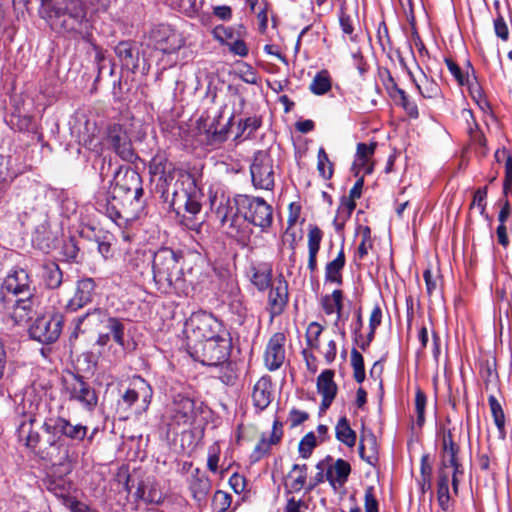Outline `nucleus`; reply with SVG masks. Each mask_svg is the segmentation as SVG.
Wrapping results in <instances>:
<instances>
[{"mask_svg": "<svg viewBox=\"0 0 512 512\" xmlns=\"http://www.w3.org/2000/svg\"><path fill=\"white\" fill-rule=\"evenodd\" d=\"M308 467L306 464H294L287 473L284 481V489L286 494L300 492L306 487Z\"/></svg>", "mask_w": 512, "mask_h": 512, "instance_id": "29", "label": "nucleus"}, {"mask_svg": "<svg viewBox=\"0 0 512 512\" xmlns=\"http://www.w3.org/2000/svg\"><path fill=\"white\" fill-rule=\"evenodd\" d=\"M202 402L185 395L177 394L167 407V418L170 429L193 425L202 413Z\"/></svg>", "mask_w": 512, "mask_h": 512, "instance_id": "7", "label": "nucleus"}, {"mask_svg": "<svg viewBox=\"0 0 512 512\" xmlns=\"http://www.w3.org/2000/svg\"><path fill=\"white\" fill-rule=\"evenodd\" d=\"M115 54L122 67L134 71L138 67L139 52L130 41H121L115 46Z\"/></svg>", "mask_w": 512, "mask_h": 512, "instance_id": "32", "label": "nucleus"}, {"mask_svg": "<svg viewBox=\"0 0 512 512\" xmlns=\"http://www.w3.org/2000/svg\"><path fill=\"white\" fill-rule=\"evenodd\" d=\"M282 427V423L279 420H275L269 437L262 435L260 441L257 443L251 454V459L254 462L259 461L262 457L267 455L271 446L277 445L281 441L283 436Z\"/></svg>", "mask_w": 512, "mask_h": 512, "instance_id": "26", "label": "nucleus"}, {"mask_svg": "<svg viewBox=\"0 0 512 512\" xmlns=\"http://www.w3.org/2000/svg\"><path fill=\"white\" fill-rule=\"evenodd\" d=\"M321 306L327 315L336 314V320L334 326L338 327V324L342 317L343 310V293L341 290H334L331 294H327L321 299Z\"/></svg>", "mask_w": 512, "mask_h": 512, "instance_id": "33", "label": "nucleus"}, {"mask_svg": "<svg viewBox=\"0 0 512 512\" xmlns=\"http://www.w3.org/2000/svg\"><path fill=\"white\" fill-rule=\"evenodd\" d=\"M317 170L319 175L325 180L330 179L333 175V164L329 160V157L323 147H320L318 150Z\"/></svg>", "mask_w": 512, "mask_h": 512, "instance_id": "46", "label": "nucleus"}, {"mask_svg": "<svg viewBox=\"0 0 512 512\" xmlns=\"http://www.w3.org/2000/svg\"><path fill=\"white\" fill-rule=\"evenodd\" d=\"M220 459V447L218 444H213L208 449L207 467L208 469L216 473L218 471V462Z\"/></svg>", "mask_w": 512, "mask_h": 512, "instance_id": "59", "label": "nucleus"}, {"mask_svg": "<svg viewBox=\"0 0 512 512\" xmlns=\"http://www.w3.org/2000/svg\"><path fill=\"white\" fill-rule=\"evenodd\" d=\"M32 280L25 269H13L1 285V296L25 297L33 296Z\"/></svg>", "mask_w": 512, "mask_h": 512, "instance_id": "16", "label": "nucleus"}, {"mask_svg": "<svg viewBox=\"0 0 512 512\" xmlns=\"http://www.w3.org/2000/svg\"><path fill=\"white\" fill-rule=\"evenodd\" d=\"M288 302V284L282 277H278L271 286L268 295V305L272 316L279 315L283 312Z\"/></svg>", "mask_w": 512, "mask_h": 512, "instance_id": "22", "label": "nucleus"}, {"mask_svg": "<svg viewBox=\"0 0 512 512\" xmlns=\"http://www.w3.org/2000/svg\"><path fill=\"white\" fill-rule=\"evenodd\" d=\"M85 320L106 323V328L110 330L114 341L124 349V325L119 319L108 316L101 309H94L79 317L78 325L82 324Z\"/></svg>", "mask_w": 512, "mask_h": 512, "instance_id": "18", "label": "nucleus"}, {"mask_svg": "<svg viewBox=\"0 0 512 512\" xmlns=\"http://www.w3.org/2000/svg\"><path fill=\"white\" fill-rule=\"evenodd\" d=\"M0 311L7 319L16 325L26 324L35 315L34 296L14 297L2 295L0 297Z\"/></svg>", "mask_w": 512, "mask_h": 512, "instance_id": "11", "label": "nucleus"}, {"mask_svg": "<svg viewBox=\"0 0 512 512\" xmlns=\"http://www.w3.org/2000/svg\"><path fill=\"white\" fill-rule=\"evenodd\" d=\"M230 52L235 55L245 57L248 55V47L243 40H235L231 43H227Z\"/></svg>", "mask_w": 512, "mask_h": 512, "instance_id": "63", "label": "nucleus"}, {"mask_svg": "<svg viewBox=\"0 0 512 512\" xmlns=\"http://www.w3.org/2000/svg\"><path fill=\"white\" fill-rule=\"evenodd\" d=\"M376 148L375 143L365 144L359 143L357 145L356 157L354 160L355 167H361L365 170L366 173H370L372 171V167L368 165L370 157L374 154Z\"/></svg>", "mask_w": 512, "mask_h": 512, "instance_id": "39", "label": "nucleus"}, {"mask_svg": "<svg viewBox=\"0 0 512 512\" xmlns=\"http://www.w3.org/2000/svg\"><path fill=\"white\" fill-rule=\"evenodd\" d=\"M185 274L186 282H188L187 295L191 291L201 292L203 289L209 288L213 276L209 267L203 268L199 264L191 267Z\"/></svg>", "mask_w": 512, "mask_h": 512, "instance_id": "28", "label": "nucleus"}, {"mask_svg": "<svg viewBox=\"0 0 512 512\" xmlns=\"http://www.w3.org/2000/svg\"><path fill=\"white\" fill-rule=\"evenodd\" d=\"M308 417L309 415L307 412L292 409L289 413V421L291 423V427H296L302 424L304 421L308 419Z\"/></svg>", "mask_w": 512, "mask_h": 512, "instance_id": "64", "label": "nucleus"}, {"mask_svg": "<svg viewBox=\"0 0 512 512\" xmlns=\"http://www.w3.org/2000/svg\"><path fill=\"white\" fill-rule=\"evenodd\" d=\"M251 282L260 291L267 289L271 284L272 270L268 267L253 268Z\"/></svg>", "mask_w": 512, "mask_h": 512, "instance_id": "44", "label": "nucleus"}, {"mask_svg": "<svg viewBox=\"0 0 512 512\" xmlns=\"http://www.w3.org/2000/svg\"><path fill=\"white\" fill-rule=\"evenodd\" d=\"M351 473L350 464L343 460L337 459L333 464H331L326 471V479L333 487V489H338L344 486L347 482L348 477Z\"/></svg>", "mask_w": 512, "mask_h": 512, "instance_id": "30", "label": "nucleus"}, {"mask_svg": "<svg viewBox=\"0 0 512 512\" xmlns=\"http://www.w3.org/2000/svg\"><path fill=\"white\" fill-rule=\"evenodd\" d=\"M239 78L247 84H257L259 80L256 70L247 63H242L238 69Z\"/></svg>", "mask_w": 512, "mask_h": 512, "instance_id": "53", "label": "nucleus"}, {"mask_svg": "<svg viewBox=\"0 0 512 512\" xmlns=\"http://www.w3.org/2000/svg\"><path fill=\"white\" fill-rule=\"evenodd\" d=\"M323 233L317 226H311L308 231V268L311 272L317 269V254L320 250Z\"/></svg>", "mask_w": 512, "mask_h": 512, "instance_id": "35", "label": "nucleus"}, {"mask_svg": "<svg viewBox=\"0 0 512 512\" xmlns=\"http://www.w3.org/2000/svg\"><path fill=\"white\" fill-rule=\"evenodd\" d=\"M335 436L338 441L349 448L354 447L356 444V433L345 416L338 420L335 426Z\"/></svg>", "mask_w": 512, "mask_h": 512, "instance_id": "38", "label": "nucleus"}, {"mask_svg": "<svg viewBox=\"0 0 512 512\" xmlns=\"http://www.w3.org/2000/svg\"><path fill=\"white\" fill-rule=\"evenodd\" d=\"M222 325L210 313L205 311H197L185 322V333L189 341V347L197 345L205 340L220 335Z\"/></svg>", "mask_w": 512, "mask_h": 512, "instance_id": "8", "label": "nucleus"}, {"mask_svg": "<svg viewBox=\"0 0 512 512\" xmlns=\"http://www.w3.org/2000/svg\"><path fill=\"white\" fill-rule=\"evenodd\" d=\"M252 184L256 189L270 191L275 183V165L270 153L257 151L250 165Z\"/></svg>", "mask_w": 512, "mask_h": 512, "instance_id": "12", "label": "nucleus"}, {"mask_svg": "<svg viewBox=\"0 0 512 512\" xmlns=\"http://www.w3.org/2000/svg\"><path fill=\"white\" fill-rule=\"evenodd\" d=\"M307 505L302 499H296L295 497H289L286 500V504L283 508V512H305Z\"/></svg>", "mask_w": 512, "mask_h": 512, "instance_id": "60", "label": "nucleus"}, {"mask_svg": "<svg viewBox=\"0 0 512 512\" xmlns=\"http://www.w3.org/2000/svg\"><path fill=\"white\" fill-rule=\"evenodd\" d=\"M355 208V202H353L352 200H348L345 197L342 198L340 205L337 209L336 216L333 220L334 227L337 231L343 229L345 222L350 218Z\"/></svg>", "mask_w": 512, "mask_h": 512, "instance_id": "40", "label": "nucleus"}, {"mask_svg": "<svg viewBox=\"0 0 512 512\" xmlns=\"http://www.w3.org/2000/svg\"><path fill=\"white\" fill-rule=\"evenodd\" d=\"M96 284L92 278H83L77 281L73 297L68 301L66 309L75 312L92 302L95 295Z\"/></svg>", "mask_w": 512, "mask_h": 512, "instance_id": "21", "label": "nucleus"}, {"mask_svg": "<svg viewBox=\"0 0 512 512\" xmlns=\"http://www.w3.org/2000/svg\"><path fill=\"white\" fill-rule=\"evenodd\" d=\"M365 512H379V504L373 486H368L364 493Z\"/></svg>", "mask_w": 512, "mask_h": 512, "instance_id": "56", "label": "nucleus"}, {"mask_svg": "<svg viewBox=\"0 0 512 512\" xmlns=\"http://www.w3.org/2000/svg\"><path fill=\"white\" fill-rule=\"evenodd\" d=\"M396 93L398 94L401 100V105L405 109L407 114L412 118H417L419 116L417 105L408 99L404 90L396 89Z\"/></svg>", "mask_w": 512, "mask_h": 512, "instance_id": "57", "label": "nucleus"}, {"mask_svg": "<svg viewBox=\"0 0 512 512\" xmlns=\"http://www.w3.org/2000/svg\"><path fill=\"white\" fill-rule=\"evenodd\" d=\"M64 394L87 411H93L98 403L95 390L79 376L72 375L64 381Z\"/></svg>", "mask_w": 512, "mask_h": 512, "instance_id": "15", "label": "nucleus"}, {"mask_svg": "<svg viewBox=\"0 0 512 512\" xmlns=\"http://www.w3.org/2000/svg\"><path fill=\"white\" fill-rule=\"evenodd\" d=\"M63 317L55 313L38 317L29 328V334L34 340L49 344L55 342L62 331Z\"/></svg>", "mask_w": 512, "mask_h": 512, "instance_id": "14", "label": "nucleus"}, {"mask_svg": "<svg viewBox=\"0 0 512 512\" xmlns=\"http://www.w3.org/2000/svg\"><path fill=\"white\" fill-rule=\"evenodd\" d=\"M238 209L243 213L245 220L261 228L262 231L267 230L273 222L272 207L260 197L248 195H240L235 199Z\"/></svg>", "mask_w": 512, "mask_h": 512, "instance_id": "9", "label": "nucleus"}, {"mask_svg": "<svg viewBox=\"0 0 512 512\" xmlns=\"http://www.w3.org/2000/svg\"><path fill=\"white\" fill-rule=\"evenodd\" d=\"M334 371L327 369L324 370L317 378V391L322 396L321 410H326L330 407L337 394V385L333 380Z\"/></svg>", "mask_w": 512, "mask_h": 512, "instance_id": "24", "label": "nucleus"}, {"mask_svg": "<svg viewBox=\"0 0 512 512\" xmlns=\"http://www.w3.org/2000/svg\"><path fill=\"white\" fill-rule=\"evenodd\" d=\"M49 444L47 458L58 461L60 464L71 462L74 456L70 454V444L65 441H83L87 435L88 427L81 423L72 424L62 416L48 417L42 425Z\"/></svg>", "mask_w": 512, "mask_h": 512, "instance_id": "5", "label": "nucleus"}, {"mask_svg": "<svg viewBox=\"0 0 512 512\" xmlns=\"http://www.w3.org/2000/svg\"><path fill=\"white\" fill-rule=\"evenodd\" d=\"M486 196H487V188H479L475 191L473 196V201L471 203L472 209H477L479 213L482 215L485 212L486 208Z\"/></svg>", "mask_w": 512, "mask_h": 512, "instance_id": "58", "label": "nucleus"}, {"mask_svg": "<svg viewBox=\"0 0 512 512\" xmlns=\"http://www.w3.org/2000/svg\"><path fill=\"white\" fill-rule=\"evenodd\" d=\"M323 331V326L317 322H311L306 330V341L311 348L319 347V337Z\"/></svg>", "mask_w": 512, "mask_h": 512, "instance_id": "50", "label": "nucleus"}, {"mask_svg": "<svg viewBox=\"0 0 512 512\" xmlns=\"http://www.w3.org/2000/svg\"><path fill=\"white\" fill-rule=\"evenodd\" d=\"M494 31L497 37H499L503 41H507L509 38V29L508 26L504 20V18L499 15L494 20Z\"/></svg>", "mask_w": 512, "mask_h": 512, "instance_id": "61", "label": "nucleus"}, {"mask_svg": "<svg viewBox=\"0 0 512 512\" xmlns=\"http://www.w3.org/2000/svg\"><path fill=\"white\" fill-rule=\"evenodd\" d=\"M316 447V437L313 432L306 434L299 443V454L302 458L307 459L310 457L313 449Z\"/></svg>", "mask_w": 512, "mask_h": 512, "instance_id": "51", "label": "nucleus"}, {"mask_svg": "<svg viewBox=\"0 0 512 512\" xmlns=\"http://www.w3.org/2000/svg\"><path fill=\"white\" fill-rule=\"evenodd\" d=\"M188 485L191 495L198 505L205 503L211 490V481L205 473L198 468L194 469L190 475Z\"/></svg>", "mask_w": 512, "mask_h": 512, "instance_id": "25", "label": "nucleus"}, {"mask_svg": "<svg viewBox=\"0 0 512 512\" xmlns=\"http://www.w3.org/2000/svg\"><path fill=\"white\" fill-rule=\"evenodd\" d=\"M286 336L283 332H277L269 339L265 354L264 362L269 371H275L281 367L285 360Z\"/></svg>", "mask_w": 512, "mask_h": 512, "instance_id": "19", "label": "nucleus"}, {"mask_svg": "<svg viewBox=\"0 0 512 512\" xmlns=\"http://www.w3.org/2000/svg\"><path fill=\"white\" fill-rule=\"evenodd\" d=\"M107 143L122 160L133 162L137 159L128 131L123 125L113 124L108 128Z\"/></svg>", "mask_w": 512, "mask_h": 512, "instance_id": "17", "label": "nucleus"}, {"mask_svg": "<svg viewBox=\"0 0 512 512\" xmlns=\"http://www.w3.org/2000/svg\"><path fill=\"white\" fill-rule=\"evenodd\" d=\"M153 395V390L149 383L140 376H135L130 382L127 390L122 394L118 402V408L128 409L133 404L140 402L137 412H143L148 409Z\"/></svg>", "mask_w": 512, "mask_h": 512, "instance_id": "13", "label": "nucleus"}, {"mask_svg": "<svg viewBox=\"0 0 512 512\" xmlns=\"http://www.w3.org/2000/svg\"><path fill=\"white\" fill-rule=\"evenodd\" d=\"M154 47L165 54H171L179 50L183 41L178 33L168 26H160L152 32Z\"/></svg>", "mask_w": 512, "mask_h": 512, "instance_id": "20", "label": "nucleus"}, {"mask_svg": "<svg viewBox=\"0 0 512 512\" xmlns=\"http://www.w3.org/2000/svg\"><path fill=\"white\" fill-rule=\"evenodd\" d=\"M42 280L49 289L58 288L63 280V274L59 266L55 262H47L42 265Z\"/></svg>", "mask_w": 512, "mask_h": 512, "instance_id": "36", "label": "nucleus"}, {"mask_svg": "<svg viewBox=\"0 0 512 512\" xmlns=\"http://www.w3.org/2000/svg\"><path fill=\"white\" fill-rule=\"evenodd\" d=\"M426 395L418 389L415 395V410L417 414L416 423L419 427H422L425 422V407H426Z\"/></svg>", "mask_w": 512, "mask_h": 512, "instance_id": "52", "label": "nucleus"}, {"mask_svg": "<svg viewBox=\"0 0 512 512\" xmlns=\"http://www.w3.org/2000/svg\"><path fill=\"white\" fill-rule=\"evenodd\" d=\"M232 503V497L229 493L217 490L212 499V507L215 512H226Z\"/></svg>", "mask_w": 512, "mask_h": 512, "instance_id": "48", "label": "nucleus"}, {"mask_svg": "<svg viewBox=\"0 0 512 512\" xmlns=\"http://www.w3.org/2000/svg\"><path fill=\"white\" fill-rule=\"evenodd\" d=\"M310 91L315 95L326 94L331 89V79L326 70L318 72L309 86Z\"/></svg>", "mask_w": 512, "mask_h": 512, "instance_id": "43", "label": "nucleus"}, {"mask_svg": "<svg viewBox=\"0 0 512 512\" xmlns=\"http://www.w3.org/2000/svg\"><path fill=\"white\" fill-rule=\"evenodd\" d=\"M211 205L215 207V214L226 234L236 239L242 245L250 243L249 226L236 214V202L222 195L219 199L212 200Z\"/></svg>", "mask_w": 512, "mask_h": 512, "instance_id": "6", "label": "nucleus"}, {"mask_svg": "<svg viewBox=\"0 0 512 512\" xmlns=\"http://www.w3.org/2000/svg\"><path fill=\"white\" fill-rule=\"evenodd\" d=\"M375 447V436L373 434L363 435L359 443V454L361 458L366 459L368 463L372 464L374 460H377Z\"/></svg>", "mask_w": 512, "mask_h": 512, "instance_id": "41", "label": "nucleus"}, {"mask_svg": "<svg viewBox=\"0 0 512 512\" xmlns=\"http://www.w3.org/2000/svg\"><path fill=\"white\" fill-rule=\"evenodd\" d=\"M460 448L454 441L451 430L442 429L441 450L437 468V500L440 507L447 511L450 507L449 481L453 492L458 493L463 467L459 461Z\"/></svg>", "mask_w": 512, "mask_h": 512, "instance_id": "3", "label": "nucleus"}, {"mask_svg": "<svg viewBox=\"0 0 512 512\" xmlns=\"http://www.w3.org/2000/svg\"><path fill=\"white\" fill-rule=\"evenodd\" d=\"M445 64L455 78L457 83L461 86L467 85L469 82V74L467 71H463L458 64H456L452 59L445 58Z\"/></svg>", "mask_w": 512, "mask_h": 512, "instance_id": "49", "label": "nucleus"}, {"mask_svg": "<svg viewBox=\"0 0 512 512\" xmlns=\"http://www.w3.org/2000/svg\"><path fill=\"white\" fill-rule=\"evenodd\" d=\"M39 15L59 33L89 34V22L82 0H39Z\"/></svg>", "mask_w": 512, "mask_h": 512, "instance_id": "2", "label": "nucleus"}, {"mask_svg": "<svg viewBox=\"0 0 512 512\" xmlns=\"http://www.w3.org/2000/svg\"><path fill=\"white\" fill-rule=\"evenodd\" d=\"M423 278L426 285V291L429 295H432L438 290L441 276L438 272H433L430 268L426 269L423 273Z\"/></svg>", "mask_w": 512, "mask_h": 512, "instance_id": "54", "label": "nucleus"}, {"mask_svg": "<svg viewBox=\"0 0 512 512\" xmlns=\"http://www.w3.org/2000/svg\"><path fill=\"white\" fill-rule=\"evenodd\" d=\"M413 81L422 97L426 99L441 97L442 92L438 83L434 79L427 77L424 73H422L420 79H413Z\"/></svg>", "mask_w": 512, "mask_h": 512, "instance_id": "37", "label": "nucleus"}, {"mask_svg": "<svg viewBox=\"0 0 512 512\" xmlns=\"http://www.w3.org/2000/svg\"><path fill=\"white\" fill-rule=\"evenodd\" d=\"M34 419L32 417L24 419L18 429L17 435L19 441L23 442L24 445L32 450H37V452L45 454L47 457V452L49 451L48 447H43L40 443V435L37 431L33 429Z\"/></svg>", "mask_w": 512, "mask_h": 512, "instance_id": "23", "label": "nucleus"}, {"mask_svg": "<svg viewBox=\"0 0 512 512\" xmlns=\"http://www.w3.org/2000/svg\"><path fill=\"white\" fill-rule=\"evenodd\" d=\"M345 263V253L343 247H341L337 253V256L332 261L328 262L325 266V282L341 285L343 281L342 270L345 266Z\"/></svg>", "mask_w": 512, "mask_h": 512, "instance_id": "34", "label": "nucleus"}, {"mask_svg": "<svg viewBox=\"0 0 512 512\" xmlns=\"http://www.w3.org/2000/svg\"><path fill=\"white\" fill-rule=\"evenodd\" d=\"M114 191L123 192L138 201L143 195L141 176L134 170H126L123 177L117 180Z\"/></svg>", "mask_w": 512, "mask_h": 512, "instance_id": "27", "label": "nucleus"}, {"mask_svg": "<svg viewBox=\"0 0 512 512\" xmlns=\"http://www.w3.org/2000/svg\"><path fill=\"white\" fill-rule=\"evenodd\" d=\"M491 414L494 420V423L499 431V434L502 438L505 437V415L502 409L501 404L498 402L495 396L490 395L488 398Z\"/></svg>", "mask_w": 512, "mask_h": 512, "instance_id": "42", "label": "nucleus"}, {"mask_svg": "<svg viewBox=\"0 0 512 512\" xmlns=\"http://www.w3.org/2000/svg\"><path fill=\"white\" fill-rule=\"evenodd\" d=\"M137 494L147 503L160 504L163 501L162 493L155 487H151L148 492L145 487H139Z\"/></svg>", "mask_w": 512, "mask_h": 512, "instance_id": "55", "label": "nucleus"}, {"mask_svg": "<svg viewBox=\"0 0 512 512\" xmlns=\"http://www.w3.org/2000/svg\"><path fill=\"white\" fill-rule=\"evenodd\" d=\"M377 36L382 49L391 48V40L385 22L379 24Z\"/></svg>", "mask_w": 512, "mask_h": 512, "instance_id": "62", "label": "nucleus"}, {"mask_svg": "<svg viewBox=\"0 0 512 512\" xmlns=\"http://www.w3.org/2000/svg\"><path fill=\"white\" fill-rule=\"evenodd\" d=\"M351 366L353 368V376L357 383H362L365 379V369H364V360L361 353L352 349L351 351Z\"/></svg>", "mask_w": 512, "mask_h": 512, "instance_id": "47", "label": "nucleus"}, {"mask_svg": "<svg viewBox=\"0 0 512 512\" xmlns=\"http://www.w3.org/2000/svg\"><path fill=\"white\" fill-rule=\"evenodd\" d=\"M184 256L180 250L161 247L153 256V280L164 293L187 295L188 282L183 269Z\"/></svg>", "mask_w": 512, "mask_h": 512, "instance_id": "4", "label": "nucleus"}, {"mask_svg": "<svg viewBox=\"0 0 512 512\" xmlns=\"http://www.w3.org/2000/svg\"><path fill=\"white\" fill-rule=\"evenodd\" d=\"M358 232L361 236V241L358 245L356 255L359 259H363L373 247L371 229L368 226H359Z\"/></svg>", "mask_w": 512, "mask_h": 512, "instance_id": "45", "label": "nucleus"}, {"mask_svg": "<svg viewBox=\"0 0 512 512\" xmlns=\"http://www.w3.org/2000/svg\"><path fill=\"white\" fill-rule=\"evenodd\" d=\"M190 348L193 349L195 359L207 366L224 364L230 354V342L221 335L200 342Z\"/></svg>", "mask_w": 512, "mask_h": 512, "instance_id": "10", "label": "nucleus"}, {"mask_svg": "<svg viewBox=\"0 0 512 512\" xmlns=\"http://www.w3.org/2000/svg\"><path fill=\"white\" fill-rule=\"evenodd\" d=\"M165 153H157L150 161L149 170L153 175L164 177L167 182V192L171 190V206L177 212L183 209L191 216L201 211L203 193L197 186L195 177L184 170H173Z\"/></svg>", "mask_w": 512, "mask_h": 512, "instance_id": "1", "label": "nucleus"}, {"mask_svg": "<svg viewBox=\"0 0 512 512\" xmlns=\"http://www.w3.org/2000/svg\"><path fill=\"white\" fill-rule=\"evenodd\" d=\"M272 383L269 377H261L254 385L252 400L259 411L266 409L272 401Z\"/></svg>", "mask_w": 512, "mask_h": 512, "instance_id": "31", "label": "nucleus"}]
</instances>
